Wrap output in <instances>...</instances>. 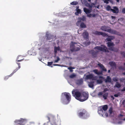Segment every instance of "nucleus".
<instances>
[{
    "label": "nucleus",
    "instance_id": "f257e3e1",
    "mask_svg": "<svg viewBox=\"0 0 125 125\" xmlns=\"http://www.w3.org/2000/svg\"><path fill=\"white\" fill-rule=\"evenodd\" d=\"M61 98V100L63 103L66 101L69 103L71 99V96L70 93H68L65 92L63 93Z\"/></svg>",
    "mask_w": 125,
    "mask_h": 125
},
{
    "label": "nucleus",
    "instance_id": "f03ea898",
    "mask_svg": "<svg viewBox=\"0 0 125 125\" xmlns=\"http://www.w3.org/2000/svg\"><path fill=\"white\" fill-rule=\"evenodd\" d=\"M78 115L80 118L84 119H86L89 117L88 113L84 109L80 110V112L78 114Z\"/></svg>",
    "mask_w": 125,
    "mask_h": 125
},
{
    "label": "nucleus",
    "instance_id": "7ed1b4c3",
    "mask_svg": "<svg viewBox=\"0 0 125 125\" xmlns=\"http://www.w3.org/2000/svg\"><path fill=\"white\" fill-rule=\"evenodd\" d=\"M73 95L74 96L77 100L79 101L81 96L82 92H81L77 89H74L72 91Z\"/></svg>",
    "mask_w": 125,
    "mask_h": 125
},
{
    "label": "nucleus",
    "instance_id": "20e7f679",
    "mask_svg": "<svg viewBox=\"0 0 125 125\" xmlns=\"http://www.w3.org/2000/svg\"><path fill=\"white\" fill-rule=\"evenodd\" d=\"M27 122V120L26 119L21 118L19 120H16L14 122L15 125H25Z\"/></svg>",
    "mask_w": 125,
    "mask_h": 125
},
{
    "label": "nucleus",
    "instance_id": "39448f33",
    "mask_svg": "<svg viewBox=\"0 0 125 125\" xmlns=\"http://www.w3.org/2000/svg\"><path fill=\"white\" fill-rule=\"evenodd\" d=\"M101 47L97 46L94 48V49H97L103 52L108 53L109 51L108 50L107 48L104 45H101Z\"/></svg>",
    "mask_w": 125,
    "mask_h": 125
},
{
    "label": "nucleus",
    "instance_id": "423d86ee",
    "mask_svg": "<svg viewBox=\"0 0 125 125\" xmlns=\"http://www.w3.org/2000/svg\"><path fill=\"white\" fill-rule=\"evenodd\" d=\"M88 94L85 92H82L79 101L81 102H83L85 101L88 99Z\"/></svg>",
    "mask_w": 125,
    "mask_h": 125
},
{
    "label": "nucleus",
    "instance_id": "0eeeda50",
    "mask_svg": "<svg viewBox=\"0 0 125 125\" xmlns=\"http://www.w3.org/2000/svg\"><path fill=\"white\" fill-rule=\"evenodd\" d=\"M71 43L72 44L70 46V50L71 51H77L80 50V47H75L74 44H76V43L72 42Z\"/></svg>",
    "mask_w": 125,
    "mask_h": 125
},
{
    "label": "nucleus",
    "instance_id": "6e6552de",
    "mask_svg": "<svg viewBox=\"0 0 125 125\" xmlns=\"http://www.w3.org/2000/svg\"><path fill=\"white\" fill-rule=\"evenodd\" d=\"M114 9L111 8V7L109 5L107 6L106 7V9L107 11H111L114 13H118L119 12L118 8L116 7H114Z\"/></svg>",
    "mask_w": 125,
    "mask_h": 125
},
{
    "label": "nucleus",
    "instance_id": "1a4fd4ad",
    "mask_svg": "<svg viewBox=\"0 0 125 125\" xmlns=\"http://www.w3.org/2000/svg\"><path fill=\"white\" fill-rule=\"evenodd\" d=\"M93 34L97 35H102L104 37H106L108 35L105 33H104L103 32L98 31H94L93 32Z\"/></svg>",
    "mask_w": 125,
    "mask_h": 125
},
{
    "label": "nucleus",
    "instance_id": "9d476101",
    "mask_svg": "<svg viewBox=\"0 0 125 125\" xmlns=\"http://www.w3.org/2000/svg\"><path fill=\"white\" fill-rule=\"evenodd\" d=\"M58 51H60V52H61L62 50L60 49V47L59 46L58 47L54 46V57L56 56Z\"/></svg>",
    "mask_w": 125,
    "mask_h": 125
},
{
    "label": "nucleus",
    "instance_id": "9b49d317",
    "mask_svg": "<svg viewBox=\"0 0 125 125\" xmlns=\"http://www.w3.org/2000/svg\"><path fill=\"white\" fill-rule=\"evenodd\" d=\"M24 59H23L21 60H18L17 61H16V62L18 64V68H16V69L14 70L13 72L12 73V74H11L12 75V74H14L17 71L20 69L21 68V65H20V63L17 62H16L17 61V62H21Z\"/></svg>",
    "mask_w": 125,
    "mask_h": 125
},
{
    "label": "nucleus",
    "instance_id": "f8f14e48",
    "mask_svg": "<svg viewBox=\"0 0 125 125\" xmlns=\"http://www.w3.org/2000/svg\"><path fill=\"white\" fill-rule=\"evenodd\" d=\"M89 53L92 55L93 57H96L98 53L97 51H95L93 50H91L89 51Z\"/></svg>",
    "mask_w": 125,
    "mask_h": 125
},
{
    "label": "nucleus",
    "instance_id": "ddd939ff",
    "mask_svg": "<svg viewBox=\"0 0 125 125\" xmlns=\"http://www.w3.org/2000/svg\"><path fill=\"white\" fill-rule=\"evenodd\" d=\"M85 78L86 80L92 79V80H95L94 75L92 74L86 75Z\"/></svg>",
    "mask_w": 125,
    "mask_h": 125
},
{
    "label": "nucleus",
    "instance_id": "4468645a",
    "mask_svg": "<svg viewBox=\"0 0 125 125\" xmlns=\"http://www.w3.org/2000/svg\"><path fill=\"white\" fill-rule=\"evenodd\" d=\"M98 112L99 113H101L102 116L104 117H107L108 116V114L106 112L103 113V110L101 109L98 111Z\"/></svg>",
    "mask_w": 125,
    "mask_h": 125
},
{
    "label": "nucleus",
    "instance_id": "2eb2a0df",
    "mask_svg": "<svg viewBox=\"0 0 125 125\" xmlns=\"http://www.w3.org/2000/svg\"><path fill=\"white\" fill-rule=\"evenodd\" d=\"M110 28L107 27V26H104L101 27V29L104 31L108 32L109 31V30Z\"/></svg>",
    "mask_w": 125,
    "mask_h": 125
},
{
    "label": "nucleus",
    "instance_id": "dca6fc26",
    "mask_svg": "<svg viewBox=\"0 0 125 125\" xmlns=\"http://www.w3.org/2000/svg\"><path fill=\"white\" fill-rule=\"evenodd\" d=\"M88 32L85 30L83 33V36L85 39H88Z\"/></svg>",
    "mask_w": 125,
    "mask_h": 125
},
{
    "label": "nucleus",
    "instance_id": "f3484780",
    "mask_svg": "<svg viewBox=\"0 0 125 125\" xmlns=\"http://www.w3.org/2000/svg\"><path fill=\"white\" fill-rule=\"evenodd\" d=\"M113 109L112 107H111L109 110V116L111 117H114V113L113 111Z\"/></svg>",
    "mask_w": 125,
    "mask_h": 125
},
{
    "label": "nucleus",
    "instance_id": "a211bd4d",
    "mask_svg": "<svg viewBox=\"0 0 125 125\" xmlns=\"http://www.w3.org/2000/svg\"><path fill=\"white\" fill-rule=\"evenodd\" d=\"M93 71L96 74H97L98 75L103 74L102 72L101 71V72H98V70L97 69H95L93 70Z\"/></svg>",
    "mask_w": 125,
    "mask_h": 125
},
{
    "label": "nucleus",
    "instance_id": "6ab92c4d",
    "mask_svg": "<svg viewBox=\"0 0 125 125\" xmlns=\"http://www.w3.org/2000/svg\"><path fill=\"white\" fill-rule=\"evenodd\" d=\"M83 79H82L78 80H76V84L78 85H81L83 84Z\"/></svg>",
    "mask_w": 125,
    "mask_h": 125
},
{
    "label": "nucleus",
    "instance_id": "aec40b11",
    "mask_svg": "<svg viewBox=\"0 0 125 125\" xmlns=\"http://www.w3.org/2000/svg\"><path fill=\"white\" fill-rule=\"evenodd\" d=\"M106 43L107 44L108 47L109 48L111 47H113L115 45L112 42H108Z\"/></svg>",
    "mask_w": 125,
    "mask_h": 125
},
{
    "label": "nucleus",
    "instance_id": "412c9836",
    "mask_svg": "<svg viewBox=\"0 0 125 125\" xmlns=\"http://www.w3.org/2000/svg\"><path fill=\"white\" fill-rule=\"evenodd\" d=\"M108 49L110 50L116 52H118V49L115 47H111L109 48Z\"/></svg>",
    "mask_w": 125,
    "mask_h": 125
},
{
    "label": "nucleus",
    "instance_id": "4be33fe9",
    "mask_svg": "<svg viewBox=\"0 0 125 125\" xmlns=\"http://www.w3.org/2000/svg\"><path fill=\"white\" fill-rule=\"evenodd\" d=\"M109 31L108 32L110 33L114 34H116L117 33V32L115 30H112L110 28L109 30Z\"/></svg>",
    "mask_w": 125,
    "mask_h": 125
},
{
    "label": "nucleus",
    "instance_id": "5701e85b",
    "mask_svg": "<svg viewBox=\"0 0 125 125\" xmlns=\"http://www.w3.org/2000/svg\"><path fill=\"white\" fill-rule=\"evenodd\" d=\"M104 81L105 83H111V78L109 76H107L106 79L104 80Z\"/></svg>",
    "mask_w": 125,
    "mask_h": 125
},
{
    "label": "nucleus",
    "instance_id": "b1692460",
    "mask_svg": "<svg viewBox=\"0 0 125 125\" xmlns=\"http://www.w3.org/2000/svg\"><path fill=\"white\" fill-rule=\"evenodd\" d=\"M98 65L100 67L103 71L105 72L107 71V70L105 67L103 66V64H98Z\"/></svg>",
    "mask_w": 125,
    "mask_h": 125
},
{
    "label": "nucleus",
    "instance_id": "393cba45",
    "mask_svg": "<svg viewBox=\"0 0 125 125\" xmlns=\"http://www.w3.org/2000/svg\"><path fill=\"white\" fill-rule=\"evenodd\" d=\"M103 95V97L105 100L107 99L108 95V93L107 92H106L104 93Z\"/></svg>",
    "mask_w": 125,
    "mask_h": 125
},
{
    "label": "nucleus",
    "instance_id": "a878e982",
    "mask_svg": "<svg viewBox=\"0 0 125 125\" xmlns=\"http://www.w3.org/2000/svg\"><path fill=\"white\" fill-rule=\"evenodd\" d=\"M109 63L110 66L112 67H115L116 66V64L114 62L112 61L110 62Z\"/></svg>",
    "mask_w": 125,
    "mask_h": 125
},
{
    "label": "nucleus",
    "instance_id": "bb28decb",
    "mask_svg": "<svg viewBox=\"0 0 125 125\" xmlns=\"http://www.w3.org/2000/svg\"><path fill=\"white\" fill-rule=\"evenodd\" d=\"M83 10L84 12L86 14L90 13L91 11L90 10L85 8H84Z\"/></svg>",
    "mask_w": 125,
    "mask_h": 125
},
{
    "label": "nucleus",
    "instance_id": "cd10ccee",
    "mask_svg": "<svg viewBox=\"0 0 125 125\" xmlns=\"http://www.w3.org/2000/svg\"><path fill=\"white\" fill-rule=\"evenodd\" d=\"M46 37H47V40H50L52 39V36L49 34H46Z\"/></svg>",
    "mask_w": 125,
    "mask_h": 125
},
{
    "label": "nucleus",
    "instance_id": "c85d7f7f",
    "mask_svg": "<svg viewBox=\"0 0 125 125\" xmlns=\"http://www.w3.org/2000/svg\"><path fill=\"white\" fill-rule=\"evenodd\" d=\"M81 13V10L80 9H77L76 10V12H75V14L76 15H78L79 14Z\"/></svg>",
    "mask_w": 125,
    "mask_h": 125
},
{
    "label": "nucleus",
    "instance_id": "c756f323",
    "mask_svg": "<svg viewBox=\"0 0 125 125\" xmlns=\"http://www.w3.org/2000/svg\"><path fill=\"white\" fill-rule=\"evenodd\" d=\"M80 27L81 28H85L86 27V25L83 22H82L80 25Z\"/></svg>",
    "mask_w": 125,
    "mask_h": 125
},
{
    "label": "nucleus",
    "instance_id": "7c9ffc66",
    "mask_svg": "<svg viewBox=\"0 0 125 125\" xmlns=\"http://www.w3.org/2000/svg\"><path fill=\"white\" fill-rule=\"evenodd\" d=\"M108 108V106L107 105H104L102 107L103 110L105 111Z\"/></svg>",
    "mask_w": 125,
    "mask_h": 125
},
{
    "label": "nucleus",
    "instance_id": "2f4dec72",
    "mask_svg": "<svg viewBox=\"0 0 125 125\" xmlns=\"http://www.w3.org/2000/svg\"><path fill=\"white\" fill-rule=\"evenodd\" d=\"M94 5L95 4L94 3H92L91 4H89L88 5V6L90 9L92 8Z\"/></svg>",
    "mask_w": 125,
    "mask_h": 125
},
{
    "label": "nucleus",
    "instance_id": "473e14b6",
    "mask_svg": "<svg viewBox=\"0 0 125 125\" xmlns=\"http://www.w3.org/2000/svg\"><path fill=\"white\" fill-rule=\"evenodd\" d=\"M78 4V2L76 1H73L70 3V4L72 5H76Z\"/></svg>",
    "mask_w": 125,
    "mask_h": 125
},
{
    "label": "nucleus",
    "instance_id": "72a5a7b5",
    "mask_svg": "<svg viewBox=\"0 0 125 125\" xmlns=\"http://www.w3.org/2000/svg\"><path fill=\"white\" fill-rule=\"evenodd\" d=\"M115 86L117 88H120L121 87V84L118 83V82H116V84L115 85Z\"/></svg>",
    "mask_w": 125,
    "mask_h": 125
},
{
    "label": "nucleus",
    "instance_id": "f704fd0d",
    "mask_svg": "<svg viewBox=\"0 0 125 125\" xmlns=\"http://www.w3.org/2000/svg\"><path fill=\"white\" fill-rule=\"evenodd\" d=\"M104 93L103 92V91L100 92L98 93V95L99 97H101L102 96H103V94Z\"/></svg>",
    "mask_w": 125,
    "mask_h": 125
},
{
    "label": "nucleus",
    "instance_id": "c9c22d12",
    "mask_svg": "<svg viewBox=\"0 0 125 125\" xmlns=\"http://www.w3.org/2000/svg\"><path fill=\"white\" fill-rule=\"evenodd\" d=\"M89 86L90 88L93 87L94 86L93 83L91 82L89 83Z\"/></svg>",
    "mask_w": 125,
    "mask_h": 125
},
{
    "label": "nucleus",
    "instance_id": "e433bc0d",
    "mask_svg": "<svg viewBox=\"0 0 125 125\" xmlns=\"http://www.w3.org/2000/svg\"><path fill=\"white\" fill-rule=\"evenodd\" d=\"M12 74V73L9 75L5 77L4 79L5 80H7L9 77L11 76L13 74H12V75L11 74Z\"/></svg>",
    "mask_w": 125,
    "mask_h": 125
},
{
    "label": "nucleus",
    "instance_id": "4c0bfd02",
    "mask_svg": "<svg viewBox=\"0 0 125 125\" xmlns=\"http://www.w3.org/2000/svg\"><path fill=\"white\" fill-rule=\"evenodd\" d=\"M84 43L86 46H87L89 45L91 43V42H84Z\"/></svg>",
    "mask_w": 125,
    "mask_h": 125
},
{
    "label": "nucleus",
    "instance_id": "58836bf2",
    "mask_svg": "<svg viewBox=\"0 0 125 125\" xmlns=\"http://www.w3.org/2000/svg\"><path fill=\"white\" fill-rule=\"evenodd\" d=\"M57 59L54 61V63H56L58 62L60 60V59L59 57L58 56H57Z\"/></svg>",
    "mask_w": 125,
    "mask_h": 125
},
{
    "label": "nucleus",
    "instance_id": "ea45409f",
    "mask_svg": "<svg viewBox=\"0 0 125 125\" xmlns=\"http://www.w3.org/2000/svg\"><path fill=\"white\" fill-rule=\"evenodd\" d=\"M112 40V39L110 38H107L105 40V41L106 42L111 41Z\"/></svg>",
    "mask_w": 125,
    "mask_h": 125
},
{
    "label": "nucleus",
    "instance_id": "a19ab883",
    "mask_svg": "<svg viewBox=\"0 0 125 125\" xmlns=\"http://www.w3.org/2000/svg\"><path fill=\"white\" fill-rule=\"evenodd\" d=\"M113 80L114 82H116L118 81V79L117 77H115L113 78Z\"/></svg>",
    "mask_w": 125,
    "mask_h": 125
},
{
    "label": "nucleus",
    "instance_id": "79ce46f5",
    "mask_svg": "<svg viewBox=\"0 0 125 125\" xmlns=\"http://www.w3.org/2000/svg\"><path fill=\"white\" fill-rule=\"evenodd\" d=\"M109 91L108 89L107 88H104V90L103 91V92L104 93H105V92L107 91Z\"/></svg>",
    "mask_w": 125,
    "mask_h": 125
},
{
    "label": "nucleus",
    "instance_id": "37998d69",
    "mask_svg": "<svg viewBox=\"0 0 125 125\" xmlns=\"http://www.w3.org/2000/svg\"><path fill=\"white\" fill-rule=\"evenodd\" d=\"M120 81L121 82H124V83L125 82V79L121 78L119 79Z\"/></svg>",
    "mask_w": 125,
    "mask_h": 125
},
{
    "label": "nucleus",
    "instance_id": "c03bdc74",
    "mask_svg": "<svg viewBox=\"0 0 125 125\" xmlns=\"http://www.w3.org/2000/svg\"><path fill=\"white\" fill-rule=\"evenodd\" d=\"M76 76V75L74 74H72L70 76V77L71 78H73Z\"/></svg>",
    "mask_w": 125,
    "mask_h": 125
},
{
    "label": "nucleus",
    "instance_id": "a18cd8bd",
    "mask_svg": "<svg viewBox=\"0 0 125 125\" xmlns=\"http://www.w3.org/2000/svg\"><path fill=\"white\" fill-rule=\"evenodd\" d=\"M97 83H101L103 82V81L102 80H98L97 81Z\"/></svg>",
    "mask_w": 125,
    "mask_h": 125
},
{
    "label": "nucleus",
    "instance_id": "49530a36",
    "mask_svg": "<svg viewBox=\"0 0 125 125\" xmlns=\"http://www.w3.org/2000/svg\"><path fill=\"white\" fill-rule=\"evenodd\" d=\"M51 124L52 125H57L56 122L54 120L52 122Z\"/></svg>",
    "mask_w": 125,
    "mask_h": 125
},
{
    "label": "nucleus",
    "instance_id": "de8ad7c7",
    "mask_svg": "<svg viewBox=\"0 0 125 125\" xmlns=\"http://www.w3.org/2000/svg\"><path fill=\"white\" fill-rule=\"evenodd\" d=\"M53 62H48V64L47 65L48 66H50L52 65V63Z\"/></svg>",
    "mask_w": 125,
    "mask_h": 125
},
{
    "label": "nucleus",
    "instance_id": "09e8293b",
    "mask_svg": "<svg viewBox=\"0 0 125 125\" xmlns=\"http://www.w3.org/2000/svg\"><path fill=\"white\" fill-rule=\"evenodd\" d=\"M121 55H122L123 56L125 57V53L124 52H121Z\"/></svg>",
    "mask_w": 125,
    "mask_h": 125
},
{
    "label": "nucleus",
    "instance_id": "8fccbe9b",
    "mask_svg": "<svg viewBox=\"0 0 125 125\" xmlns=\"http://www.w3.org/2000/svg\"><path fill=\"white\" fill-rule=\"evenodd\" d=\"M81 22L80 21H78L76 23V25L77 26H79L80 25V23Z\"/></svg>",
    "mask_w": 125,
    "mask_h": 125
},
{
    "label": "nucleus",
    "instance_id": "3c124183",
    "mask_svg": "<svg viewBox=\"0 0 125 125\" xmlns=\"http://www.w3.org/2000/svg\"><path fill=\"white\" fill-rule=\"evenodd\" d=\"M68 69L70 70V71L71 72H72L73 70H72V69H73L74 68L72 67H70L68 68Z\"/></svg>",
    "mask_w": 125,
    "mask_h": 125
},
{
    "label": "nucleus",
    "instance_id": "603ef678",
    "mask_svg": "<svg viewBox=\"0 0 125 125\" xmlns=\"http://www.w3.org/2000/svg\"><path fill=\"white\" fill-rule=\"evenodd\" d=\"M109 0H104V2L107 4H108L109 3Z\"/></svg>",
    "mask_w": 125,
    "mask_h": 125
},
{
    "label": "nucleus",
    "instance_id": "864d4df0",
    "mask_svg": "<svg viewBox=\"0 0 125 125\" xmlns=\"http://www.w3.org/2000/svg\"><path fill=\"white\" fill-rule=\"evenodd\" d=\"M110 97L112 100H113L114 99V97L112 95H111Z\"/></svg>",
    "mask_w": 125,
    "mask_h": 125
},
{
    "label": "nucleus",
    "instance_id": "5fc2aeb1",
    "mask_svg": "<svg viewBox=\"0 0 125 125\" xmlns=\"http://www.w3.org/2000/svg\"><path fill=\"white\" fill-rule=\"evenodd\" d=\"M78 20H79V21H80L81 20L83 21L84 20L83 18H79L78 19Z\"/></svg>",
    "mask_w": 125,
    "mask_h": 125
},
{
    "label": "nucleus",
    "instance_id": "6e6d98bb",
    "mask_svg": "<svg viewBox=\"0 0 125 125\" xmlns=\"http://www.w3.org/2000/svg\"><path fill=\"white\" fill-rule=\"evenodd\" d=\"M122 12L124 13H125V8H123L122 10Z\"/></svg>",
    "mask_w": 125,
    "mask_h": 125
},
{
    "label": "nucleus",
    "instance_id": "4d7b16f0",
    "mask_svg": "<svg viewBox=\"0 0 125 125\" xmlns=\"http://www.w3.org/2000/svg\"><path fill=\"white\" fill-rule=\"evenodd\" d=\"M119 96V95L118 94H115L114 95V96L116 97H117Z\"/></svg>",
    "mask_w": 125,
    "mask_h": 125
},
{
    "label": "nucleus",
    "instance_id": "13d9d810",
    "mask_svg": "<svg viewBox=\"0 0 125 125\" xmlns=\"http://www.w3.org/2000/svg\"><path fill=\"white\" fill-rule=\"evenodd\" d=\"M123 104L124 105V107H125V100H124L123 101Z\"/></svg>",
    "mask_w": 125,
    "mask_h": 125
},
{
    "label": "nucleus",
    "instance_id": "bf43d9fd",
    "mask_svg": "<svg viewBox=\"0 0 125 125\" xmlns=\"http://www.w3.org/2000/svg\"><path fill=\"white\" fill-rule=\"evenodd\" d=\"M99 78L100 79H103L104 78V77L102 76H99Z\"/></svg>",
    "mask_w": 125,
    "mask_h": 125
},
{
    "label": "nucleus",
    "instance_id": "052dcab7",
    "mask_svg": "<svg viewBox=\"0 0 125 125\" xmlns=\"http://www.w3.org/2000/svg\"><path fill=\"white\" fill-rule=\"evenodd\" d=\"M123 116V115H122V114H120V115H118V117L119 118H120V117H122V116Z\"/></svg>",
    "mask_w": 125,
    "mask_h": 125
},
{
    "label": "nucleus",
    "instance_id": "680f3d73",
    "mask_svg": "<svg viewBox=\"0 0 125 125\" xmlns=\"http://www.w3.org/2000/svg\"><path fill=\"white\" fill-rule=\"evenodd\" d=\"M122 91H125V87H124L123 89L122 90Z\"/></svg>",
    "mask_w": 125,
    "mask_h": 125
},
{
    "label": "nucleus",
    "instance_id": "e2e57ef3",
    "mask_svg": "<svg viewBox=\"0 0 125 125\" xmlns=\"http://www.w3.org/2000/svg\"><path fill=\"white\" fill-rule=\"evenodd\" d=\"M95 15L94 14H92V17H95Z\"/></svg>",
    "mask_w": 125,
    "mask_h": 125
},
{
    "label": "nucleus",
    "instance_id": "0e129e2a",
    "mask_svg": "<svg viewBox=\"0 0 125 125\" xmlns=\"http://www.w3.org/2000/svg\"><path fill=\"white\" fill-rule=\"evenodd\" d=\"M111 17L113 19H115V17L113 16H112Z\"/></svg>",
    "mask_w": 125,
    "mask_h": 125
},
{
    "label": "nucleus",
    "instance_id": "69168bd1",
    "mask_svg": "<svg viewBox=\"0 0 125 125\" xmlns=\"http://www.w3.org/2000/svg\"><path fill=\"white\" fill-rule=\"evenodd\" d=\"M81 1L82 3H84V2L85 1V0H81Z\"/></svg>",
    "mask_w": 125,
    "mask_h": 125
},
{
    "label": "nucleus",
    "instance_id": "338daca9",
    "mask_svg": "<svg viewBox=\"0 0 125 125\" xmlns=\"http://www.w3.org/2000/svg\"><path fill=\"white\" fill-rule=\"evenodd\" d=\"M54 66H59V65L58 64H54L53 65Z\"/></svg>",
    "mask_w": 125,
    "mask_h": 125
},
{
    "label": "nucleus",
    "instance_id": "774afa93",
    "mask_svg": "<svg viewBox=\"0 0 125 125\" xmlns=\"http://www.w3.org/2000/svg\"><path fill=\"white\" fill-rule=\"evenodd\" d=\"M88 16L89 17H92V14H90L88 15Z\"/></svg>",
    "mask_w": 125,
    "mask_h": 125
}]
</instances>
